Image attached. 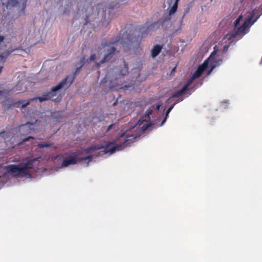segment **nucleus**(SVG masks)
Masks as SVG:
<instances>
[{
	"label": "nucleus",
	"instance_id": "1",
	"mask_svg": "<svg viewBox=\"0 0 262 262\" xmlns=\"http://www.w3.org/2000/svg\"><path fill=\"white\" fill-rule=\"evenodd\" d=\"M152 111L148 110L146 115L142 118L139 120L138 123L134 126L136 132L134 134L130 135L127 133L122 135L121 137H124V141L122 144H115L109 142L103 146L94 145L89 147L81 150L80 155L81 157L77 158V160L80 162H86V166L89 165V163L93 159L101 156L104 154H108L110 155L113 154L116 151L123 149L125 147L130 145L131 143L134 142L135 139L139 137L141 134L146 130L150 125L148 122L149 115L151 114Z\"/></svg>",
	"mask_w": 262,
	"mask_h": 262
},
{
	"label": "nucleus",
	"instance_id": "2",
	"mask_svg": "<svg viewBox=\"0 0 262 262\" xmlns=\"http://www.w3.org/2000/svg\"><path fill=\"white\" fill-rule=\"evenodd\" d=\"M117 41L103 40L101 46L98 48L97 54L92 55L87 59V62L95 60L98 67L105 62H111L117 52Z\"/></svg>",
	"mask_w": 262,
	"mask_h": 262
},
{
	"label": "nucleus",
	"instance_id": "3",
	"mask_svg": "<svg viewBox=\"0 0 262 262\" xmlns=\"http://www.w3.org/2000/svg\"><path fill=\"white\" fill-rule=\"evenodd\" d=\"M213 71V52H212L207 60H205L202 64L199 66L197 70L194 73L191 78L187 83L179 91L174 93L171 97L179 98L184 97L186 91L188 89V86L192 83L193 80L199 77L202 74H205L209 75Z\"/></svg>",
	"mask_w": 262,
	"mask_h": 262
},
{
	"label": "nucleus",
	"instance_id": "4",
	"mask_svg": "<svg viewBox=\"0 0 262 262\" xmlns=\"http://www.w3.org/2000/svg\"><path fill=\"white\" fill-rule=\"evenodd\" d=\"M37 161V159H27L21 164L15 165H10L6 167V170L8 172L12 173L15 176L23 177L29 174L27 170L32 168L33 163Z\"/></svg>",
	"mask_w": 262,
	"mask_h": 262
},
{
	"label": "nucleus",
	"instance_id": "5",
	"mask_svg": "<svg viewBox=\"0 0 262 262\" xmlns=\"http://www.w3.org/2000/svg\"><path fill=\"white\" fill-rule=\"evenodd\" d=\"M74 77L72 75H69L63 79L58 84L52 89L51 91L48 94L38 99L40 102H42L50 99H51L54 96L56 95V93L61 89H67L69 88L72 83Z\"/></svg>",
	"mask_w": 262,
	"mask_h": 262
},
{
	"label": "nucleus",
	"instance_id": "6",
	"mask_svg": "<svg viewBox=\"0 0 262 262\" xmlns=\"http://www.w3.org/2000/svg\"><path fill=\"white\" fill-rule=\"evenodd\" d=\"M26 6V0H9L7 7L11 9L12 7H16L19 13L23 12Z\"/></svg>",
	"mask_w": 262,
	"mask_h": 262
},
{
	"label": "nucleus",
	"instance_id": "7",
	"mask_svg": "<svg viewBox=\"0 0 262 262\" xmlns=\"http://www.w3.org/2000/svg\"><path fill=\"white\" fill-rule=\"evenodd\" d=\"M229 48V45H225L223 47V49L222 51V57L221 58L218 57V52L219 50L217 48V46H215L214 47V69L219 65H220L223 62V54H224L228 50Z\"/></svg>",
	"mask_w": 262,
	"mask_h": 262
},
{
	"label": "nucleus",
	"instance_id": "8",
	"mask_svg": "<svg viewBox=\"0 0 262 262\" xmlns=\"http://www.w3.org/2000/svg\"><path fill=\"white\" fill-rule=\"evenodd\" d=\"M35 123L27 122L26 123L21 125L18 127V130L21 135H25L30 133L31 130H34Z\"/></svg>",
	"mask_w": 262,
	"mask_h": 262
},
{
	"label": "nucleus",
	"instance_id": "9",
	"mask_svg": "<svg viewBox=\"0 0 262 262\" xmlns=\"http://www.w3.org/2000/svg\"><path fill=\"white\" fill-rule=\"evenodd\" d=\"M152 28V26H148L147 25H144L141 28H138L135 30V33L136 34L137 32L139 33L137 36V39L140 38L145 36L148 33L149 30Z\"/></svg>",
	"mask_w": 262,
	"mask_h": 262
},
{
	"label": "nucleus",
	"instance_id": "10",
	"mask_svg": "<svg viewBox=\"0 0 262 262\" xmlns=\"http://www.w3.org/2000/svg\"><path fill=\"white\" fill-rule=\"evenodd\" d=\"M77 155L75 153L72 154L69 158L65 159L62 162L61 167H68L70 165H74L76 163Z\"/></svg>",
	"mask_w": 262,
	"mask_h": 262
},
{
	"label": "nucleus",
	"instance_id": "11",
	"mask_svg": "<svg viewBox=\"0 0 262 262\" xmlns=\"http://www.w3.org/2000/svg\"><path fill=\"white\" fill-rule=\"evenodd\" d=\"M246 29L245 27L242 25L241 26L238 27L237 29H235V30L231 33L230 36L232 38H236L239 35H243L245 33Z\"/></svg>",
	"mask_w": 262,
	"mask_h": 262
},
{
	"label": "nucleus",
	"instance_id": "12",
	"mask_svg": "<svg viewBox=\"0 0 262 262\" xmlns=\"http://www.w3.org/2000/svg\"><path fill=\"white\" fill-rule=\"evenodd\" d=\"M12 51L7 50L0 54V73L3 68V64L6 62L8 56L12 53Z\"/></svg>",
	"mask_w": 262,
	"mask_h": 262
},
{
	"label": "nucleus",
	"instance_id": "13",
	"mask_svg": "<svg viewBox=\"0 0 262 262\" xmlns=\"http://www.w3.org/2000/svg\"><path fill=\"white\" fill-rule=\"evenodd\" d=\"M178 98V99L177 100V101L176 102H174L173 103V104L166 111V114H165V117L164 118V119H163V120L161 122V126H162L164 124V123L166 122L167 118V117L168 116V114H169V113L170 112L171 110L173 108L174 106L177 103L182 101L184 99V97H179V98Z\"/></svg>",
	"mask_w": 262,
	"mask_h": 262
},
{
	"label": "nucleus",
	"instance_id": "14",
	"mask_svg": "<svg viewBox=\"0 0 262 262\" xmlns=\"http://www.w3.org/2000/svg\"><path fill=\"white\" fill-rule=\"evenodd\" d=\"M17 87H18V85H17ZM18 90H19L17 89V88H16V90L5 89L0 88V98L6 97L12 91L15 92Z\"/></svg>",
	"mask_w": 262,
	"mask_h": 262
},
{
	"label": "nucleus",
	"instance_id": "15",
	"mask_svg": "<svg viewBox=\"0 0 262 262\" xmlns=\"http://www.w3.org/2000/svg\"><path fill=\"white\" fill-rule=\"evenodd\" d=\"M34 99L28 100H25L18 101L16 104L17 105V107L20 108V109H23L28 106L30 103V100H33Z\"/></svg>",
	"mask_w": 262,
	"mask_h": 262
},
{
	"label": "nucleus",
	"instance_id": "16",
	"mask_svg": "<svg viewBox=\"0 0 262 262\" xmlns=\"http://www.w3.org/2000/svg\"><path fill=\"white\" fill-rule=\"evenodd\" d=\"M161 50V47L159 45H156L154 46L151 50V56L154 58L156 57L160 52Z\"/></svg>",
	"mask_w": 262,
	"mask_h": 262
},
{
	"label": "nucleus",
	"instance_id": "17",
	"mask_svg": "<svg viewBox=\"0 0 262 262\" xmlns=\"http://www.w3.org/2000/svg\"><path fill=\"white\" fill-rule=\"evenodd\" d=\"M256 13V9H254L253 11H252V13L251 14V15L250 17H249L245 22L242 25L243 26H245V28L247 29V28L249 26V25H250V24H251V20H252V18H253V17L254 16V15Z\"/></svg>",
	"mask_w": 262,
	"mask_h": 262
},
{
	"label": "nucleus",
	"instance_id": "18",
	"mask_svg": "<svg viewBox=\"0 0 262 262\" xmlns=\"http://www.w3.org/2000/svg\"><path fill=\"white\" fill-rule=\"evenodd\" d=\"M178 1L179 0H174V3L173 5V6H172V7L171 8L170 11H169L170 15L173 14L176 12V11L177 9Z\"/></svg>",
	"mask_w": 262,
	"mask_h": 262
},
{
	"label": "nucleus",
	"instance_id": "19",
	"mask_svg": "<svg viewBox=\"0 0 262 262\" xmlns=\"http://www.w3.org/2000/svg\"><path fill=\"white\" fill-rule=\"evenodd\" d=\"M118 128V125L117 124H116V123L112 124L107 127L106 132H108L112 130L113 131H116Z\"/></svg>",
	"mask_w": 262,
	"mask_h": 262
},
{
	"label": "nucleus",
	"instance_id": "20",
	"mask_svg": "<svg viewBox=\"0 0 262 262\" xmlns=\"http://www.w3.org/2000/svg\"><path fill=\"white\" fill-rule=\"evenodd\" d=\"M84 59L83 58H81L79 61V63H78L77 65H76V71L78 72L79 69L82 67V66L84 64Z\"/></svg>",
	"mask_w": 262,
	"mask_h": 262
},
{
	"label": "nucleus",
	"instance_id": "21",
	"mask_svg": "<svg viewBox=\"0 0 262 262\" xmlns=\"http://www.w3.org/2000/svg\"><path fill=\"white\" fill-rule=\"evenodd\" d=\"M243 16L242 15L239 16L235 21L234 26L235 28H236L237 26L239 25L241 19H242Z\"/></svg>",
	"mask_w": 262,
	"mask_h": 262
},
{
	"label": "nucleus",
	"instance_id": "22",
	"mask_svg": "<svg viewBox=\"0 0 262 262\" xmlns=\"http://www.w3.org/2000/svg\"><path fill=\"white\" fill-rule=\"evenodd\" d=\"M38 146L40 148L48 147L49 146V144H39Z\"/></svg>",
	"mask_w": 262,
	"mask_h": 262
},
{
	"label": "nucleus",
	"instance_id": "23",
	"mask_svg": "<svg viewBox=\"0 0 262 262\" xmlns=\"http://www.w3.org/2000/svg\"><path fill=\"white\" fill-rule=\"evenodd\" d=\"M229 104V103L228 101H223L222 102V104L224 106V108H226Z\"/></svg>",
	"mask_w": 262,
	"mask_h": 262
},
{
	"label": "nucleus",
	"instance_id": "24",
	"mask_svg": "<svg viewBox=\"0 0 262 262\" xmlns=\"http://www.w3.org/2000/svg\"><path fill=\"white\" fill-rule=\"evenodd\" d=\"M4 39V37L3 36H0V43L2 42Z\"/></svg>",
	"mask_w": 262,
	"mask_h": 262
},
{
	"label": "nucleus",
	"instance_id": "25",
	"mask_svg": "<svg viewBox=\"0 0 262 262\" xmlns=\"http://www.w3.org/2000/svg\"><path fill=\"white\" fill-rule=\"evenodd\" d=\"M33 139V138L32 137H29L27 138H26L25 139L23 140V141L25 142V141H28L29 139Z\"/></svg>",
	"mask_w": 262,
	"mask_h": 262
},
{
	"label": "nucleus",
	"instance_id": "26",
	"mask_svg": "<svg viewBox=\"0 0 262 262\" xmlns=\"http://www.w3.org/2000/svg\"><path fill=\"white\" fill-rule=\"evenodd\" d=\"M176 67H174V68L171 70V73H172L174 72L175 70H176Z\"/></svg>",
	"mask_w": 262,
	"mask_h": 262
},
{
	"label": "nucleus",
	"instance_id": "27",
	"mask_svg": "<svg viewBox=\"0 0 262 262\" xmlns=\"http://www.w3.org/2000/svg\"><path fill=\"white\" fill-rule=\"evenodd\" d=\"M161 106V105L160 104L157 105V110H160V108Z\"/></svg>",
	"mask_w": 262,
	"mask_h": 262
}]
</instances>
